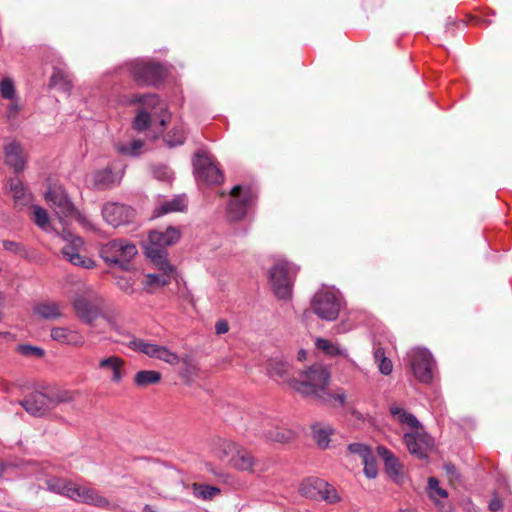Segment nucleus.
<instances>
[{
	"label": "nucleus",
	"instance_id": "1",
	"mask_svg": "<svg viewBox=\"0 0 512 512\" xmlns=\"http://www.w3.org/2000/svg\"><path fill=\"white\" fill-rule=\"evenodd\" d=\"M330 380L329 371L321 365H313L307 371H304L299 379L291 382L295 390L305 396L315 398L323 403L337 401L343 405L346 401V394L342 390L331 393L328 390Z\"/></svg>",
	"mask_w": 512,
	"mask_h": 512
},
{
	"label": "nucleus",
	"instance_id": "2",
	"mask_svg": "<svg viewBox=\"0 0 512 512\" xmlns=\"http://www.w3.org/2000/svg\"><path fill=\"white\" fill-rule=\"evenodd\" d=\"M104 304V299L92 289L76 294L72 300L75 315L84 324L94 327L98 318H104L111 328H115V322L104 312Z\"/></svg>",
	"mask_w": 512,
	"mask_h": 512
},
{
	"label": "nucleus",
	"instance_id": "3",
	"mask_svg": "<svg viewBox=\"0 0 512 512\" xmlns=\"http://www.w3.org/2000/svg\"><path fill=\"white\" fill-rule=\"evenodd\" d=\"M180 237L181 232L175 227H168L164 231L154 230L149 233L145 253L158 269L170 270L165 249L177 243Z\"/></svg>",
	"mask_w": 512,
	"mask_h": 512
},
{
	"label": "nucleus",
	"instance_id": "4",
	"mask_svg": "<svg viewBox=\"0 0 512 512\" xmlns=\"http://www.w3.org/2000/svg\"><path fill=\"white\" fill-rule=\"evenodd\" d=\"M342 307V296L334 287L323 286L313 296L311 308L321 319L335 320Z\"/></svg>",
	"mask_w": 512,
	"mask_h": 512
},
{
	"label": "nucleus",
	"instance_id": "5",
	"mask_svg": "<svg viewBox=\"0 0 512 512\" xmlns=\"http://www.w3.org/2000/svg\"><path fill=\"white\" fill-rule=\"evenodd\" d=\"M299 267L287 260L279 259L269 270V280L278 298H288L291 295L294 279Z\"/></svg>",
	"mask_w": 512,
	"mask_h": 512
},
{
	"label": "nucleus",
	"instance_id": "6",
	"mask_svg": "<svg viewBox=\"0 0 512 512\" xmlns=\"http://www.w3.org/2000/svg\"><path fill=\"white\" fill-rule=\"evenodd\" d=\"M121 343L133 351L140 352L150 358L163 361L170 366L180 364V356L166 346L148 342L144 339L136 338L135 336H128L127 340H124Z\"/></svg>",
	"mask_w": 512,
	"mask_h": 512
},
{
	"label": "nucleus",
	"instance_id": "7",
	"mask_svg": "<svg viewBox=\"0 0 512 512\" xmlns=\"http://www.w3.org/2000/svg\"><path fill=\"white\" fill-rule=\"evenodd\" d=\"M299 493L305 498L322 500L327 504H335L341 500L337 489L320 478H307L299 486Z\"/></svg>",
	"mask_w": 512,
	"mask_h": 512
},
{
	"label": "nucleus",
	"instance_id": "8",
	"mask_svg": "<svg viewBox=\"0 0 512 512\" xmlns=\"http://www.w3.org/2000/svg\"><path fill=\"white\" fill-rule=\"evenodd\" d=\"M100 253L106 263L126 268L127 264L137 255V248L129 241L119 239L104 245Z\"/></svg>",
	"mask_w": 512,
	"mask_h": 512
},
{
	"label": "nucleus",
	"instance_id": "9",
	"mask_svg": "<svg viewBox=\"0 0 512 512\" xmlns=\"http://www.w3.org/2000/svg\"><path fill=\"white\" fill-rule=\"evenodd\" d=\"M58 235L65 242V245L61 250L64 259L75 266H79L85 269H91L95 266V262L91 258L82 255L84 243L79 236H76L66 230H64L62 233H58Z\"/></svg>",
	"mask_w": 512,
	"mask_h": 512
},
{
	"label": "nucleus",
	"instance_id": "10",
	"mask_svg": "<svg viewBox=\"0 0 512 512\" xmlns=\"http://www.w3.org/2000/svg\"><path fill=\"white\" fill-rule=\"evenodd\" d=\"M131 103H143L152 109L151 112H147L145 109H140L137 112L133 122V127L137 131H144L149 126L155 125V119L158 117V113L166 109L165 105L160 104L158 97L153 94L135 97L131 100Z\"/></svg>",
	"mask_w": 512,
	"mask_h": 512
},
{
	"label": "nucleus",
	"instance_id": "11",
	"mask_svg": "<svg viewBox=\"0 0 512 512\" xmlns=\"http://www.w3.org/2000/svg\"><path fill=\"white\" fill-rule=\"evenodd\" d=\"M128 69L139 86L154 85L164 75V70L160 65L138 59L129 62Z\"/></svg>",
	"mask_w": 512,
	"mask_h": 512
},
{
	"label": "nucleus",
	"instance_id": "12",
	"mask_svg": "<svg viewBox=\"0 0 512 512\" xmlns=\"http://www.w3.org/2000/svg\"><path fill=\"white\" fill-rule=\"evenodd\" d=\"M410 367L414 376L423 383H430L433 379L434 360L426 349L415 348L408 353Z\"/></svg>",
	"mask_w": 512,
	"mask_h": 512
},
{
	"label": "nucleus",
	"instance_id": "13",
	"mask_svg": "<svg viewBox=\"0 0 512 512\" xmlns=\"http://www.w3.org/2000/svg\"><path fill=\"white\" fill-rule=\"evenodd\" d=\"M194 170L200 179L210 184H219L223 180V175L216 165L212 156L204 151H199L193 161Z\"/></svg>",
	"mask_w": 512,
	"mask_h": 512
},
{
	"label": "nucleus",
	"instance_id": "14",
	"mask_svg": "<svg viewBox=\"0 0 512 512\" xmlns=\"http://www.w3.org/2000/svg\"><path fill=\"white\" fill-rule=\"evenodd\" d=\"M46 201L53 207L61 221L74 214V207L61 186H50L45 194Z\"/></svg>",
	"mask_w": 512,
	"mask_h": 512
},
{
	"label": "nucleus",
	"instance_id": "15",
	"mask_svg": "<svg viewBox=\"0 0 512 512\" xmlns=\"http://www.w3.org/2000/svg\"><path fill=\"white\" fill-rule=\"evenodd\" d=\"M233 199L228 204V215L231 220L237 221L245 217L248 206L253 202L254 196L248 189L242 194V187L236 185L231 190Z\"/></svg>",
	"mask_w": 512,
	"mask_h": 512
},
{
	"label": "nucleus",
	"instance_id": "16",
	"mask_svg": "<svg viewBox=\"0 0 512 512\" xmlns=\"http://www.w3.org/2000/svg\"><path fill=\"white\" fill-rule=\"evenodd\" d=\"M70 499L75 502L93 505L102 509L111 510L114 508V505L105 496L101 495L98 490L78 485L77 483L74 492L70 495Z\"/></svg>",
	"mask_w": 512,
	"mask_h": 512
},
{
	"label": "nucleus",
	"instance_id": "17",
	"mask_svg": "<svg viewBox=\"0 0 512 512\" xmlns=\"http://www.w3.org/2000/svg\"><path fill=\"white\" fill-rule=\"evenodd\" d=\"M404 442L411 454L423 459L427 457V453L432 446V440L427 433L423 431V427L414 429L413 432L404 434Z\"/></svg>",
	"mask_w": 512,
	"mask_h": 512
},
{
	"label": "nucleus",
	"instance_id": "18",
	"mask_svg": "<svg viewBox=\"0 0 512 512\" xmlns=\"http://www.w3.org/2000/svg\"><path fill=\"white\" fill-rule=\"evenodd\" d=\"M105 221L113 227L130 222L135 216L133 208L119 203H107L102 209Z\"/></svg>",
	"mask_w": 512,
	"mask_h": 512
},
{
	"label": "nucleus",
	"instance_id": "19",
	"mask_svg": "<svg viewBox=\"0 0 512 512\" xmlns=\"http://www.w3.org/2000/svg\"><path fill=\"white\" fill-rule=\"evenodd\" d=\"M4 162L15 173L25 170L27 164V154L20 142L10 141L3 147Z\"/></svg>",
	"mask_w": 512,
	"mask_h": 512
},
{
	"label": "nucleus",
	"instance_id": "20",
	"mask_svg": "<svg viewBox=\"0 0 512 512\" xmlns=\"http://www.w3.org/2000/svg\"><path fill=\"white\" fill-rule=\"evenodd\" d=\"M22 407L33 416H43L52 409L49 394L35 391L20 402Z\"/></svg>",
	"mask_w": 512,
	"mask_h": 512
},
{
	"label": "nucleus",
	"instance_id": "21",
	"mask_svg": "<svg viewBox=\"0 0 512 512\" xmlns=\"http://www.w3.org/2000/svg\"><path fill=\"white\" fill-rule=\"evenodd\" d=\"M50 337L52 340L73 347H82L85 344V338L78 330L70 329L69 327L57 326L52 327L50 330Z\"/></svg>",
	"mask_w": 512,
	"mask_h": 512
},
{
	"label": "nucleus",
	"instance_id": "22",
	"mask_svg": "<svg viewBox=\"0 0 512 512\" xmlns=\"http://www.w3.org/2000/svg\"><path fill=\"white\" fill-rule=\"evenodd\" d=\"M257 460L253 454L239 445L228 461V466L240 472L254 473Z\"/></svg>",
	"mask_w": 512,
	"mask_h": 512
},
{
	"label": "nucleus",
	"instance_id": "23",
	"mask_svg": "<svg viewBox=\"0 0 512 512\" xmlns=\"http://www.w3.org/2000/svg\"><path fill=\"white\" fill-rule=\"evenodd\" d=\"M98 367L101 371L110 374L113 383H120L123 379L125 362L122 358L112 355L99 360Z\"/></svg>",
	"mask_w": 512,
	"mask_h": 512
},
{
	"label": "nucleus",
	"instance_id": "24",
	"mask_svg": "<svg viewBox=\"0 0 512 512\" xmlns=\"http://www.w3.org/2000/svg\"><path fill=\"white\" fill-rule=\"evenodd\" d=\"M267 440L276 443H287L294 438V432L282 427H273L270 421H264L259 431Z\"/></svg>",
	"mask_w": 512,
	"mask_h": 512
},
{
	"label": "nucleus",
	"instance_id": "25",
	"mask_svg": "<svg viewBox=\"0 0 512 512\" xmlns=\"http://www.w3.org/2000/svg\"><path fill=\"white\" fill-rule=\"evenodd\" d=\"M123 171L113 173L110 168L96 171L91 178L92 185L97 189H108L120 183Z\"/></svg>",
	"mask_w": 512,
	"mask_h": 512
},
{
	"label": "nucleus",
	"instance_id": "26",
	"mask_svg": "<svg viewBox=\"0 0 512 512\" xmlns=\"http://www.w3.org/2000/svg\"><path fill=\"white\" fill-rule=\"evenodd\" d=\"M187 207V200L184 195H178L172 199H164L159 202L158 206L154 210V217H160L167 213L182 212Z\"/></svg>",
	"mask_w": 512,
	"mask_h": 512
},
{
	"label": "nucleus",
	"instance_id": "27",
	"mask_svg": "<svg viewBox=\"0 0 512 512\" xmlns=\"http://www.w3.org/2000/svg\"><path fill=\"white\" fill-rule=\"evenodd\" d=\"M33 311L46 320H56L64 316V305L58 302H41L34 306Z\"/></svg>",
	"mask_w": 512,
	"mask_h": 512
},
{
	"label": "nucleus",
	"instance_id": "28",
	"mask_svg": "<svg viewBox=\"0 0 512 512\" xmlns=\"http://www.w3.org/2000/svg\"><path fill=\"white\" fill-rule=\"evenodd\" d=\"M47 490L70 499V495L74 492L76 483L71 480L56 476H49L45 479Z\"/></svg>",
	"mask_w": 512,
	"mask_h": 512
},
{
	"label": "nucleus",
	"instance_id": "29",
	"mask_svg": "<svg viewBox=\"0 0 512 512\" xmlns=\"http://www.w3.org/2000/svg\"><path fill=\"white\" fill-rule=\"evenodd\" d=\"M8 191L16 207L22 208L31 201V195L26 192L19 178H10L8 180Z\"/></svg>",
	"mask_w": 512,
	"mask_h": 512
},
{
	"label": "nucleus",
	"instance_id": "30",
	"mask_svg": "<svg viewBox=\"0 0 512 512\" xmlns=\"http://www.w3.org/2000/svg\"><path fill=\"white\" fill-rule=\"evenodd\" d=\"M49 86L56 87L65 93H70L73 87V80L65 69L54 67Z\"/></svg>",
	"mask_w": 512,
	"mask_h": 512
},
{
	"label": "nucleus",
	"instance_id": "31",
	"mask_svg": "<svg viewBox=\"0 0 512 512\" xmlns=\"http://www.w3.org/2000/svg\"><path fill=\"white\" fill-rule=\"evenodd\" d=\"M378 454L384 460L386 471L390 477L398 480L402 475V466L399 460L385 447H378Z\"/></svg>",
	"mask_w": 512,
	"mask_h": 512
},
{
	"label": "nucleus",
	"instance_id": "32",
	"mask_svg": "<svg viewBox=\"0 0 512 512\" xmlns=\"http://www.w3.org/2000/svg\"><path fill=\"white\" fill-rule=\"evenodd\" d=\"M161 274H147L146 280L144 282V289L152 293L154 288L164 287L170 283V275L173 272L174 268L170 264V270L165 271L164 269H159Z\"/></svg>",
	"mask_w": 512,
	"mask_h": 512
},
{
	"label": "nucleus",
	"instance_id": "33",
	"mask_svg": "<svg viewBox=\"0 0 512 512\" xmlns=\"http://www.w3.org/2000/svg\"><path fill=\"white\" fill-rule=\"evenodd\" d=\"M239 444L228 439H217L214 442L213 454L220 461L228 463L230 457L233 456Z\"/></svg>",
	"mask_w": 512,
	"mask_h": 512
},
{
	"label": "nucleus",
	"instance_id": "34",
	"mask_svg": "<svg viewBox=\"0 0 512 512\" xmlns=\"http://www.w3.org/2000/svg\"><path fill=\"white\" fill-rule=\"evenodd\" d=\"M390 413H391L393 419H395L399 423L406 424L413 430L417 429V428H421V426H422L421 423L417 420V418L413 414L407 412L406 410H404L403 408H401L397 405H392L390 407Z\"/></svg>",
	"mask_w": 512,
	"mask_h": 512
},
{
	"label": "nucleus",
	"instance_id": "35",
	"mask_svg": "<svg viewBox=\"0 0 512 512\" xmlns=\"http://www.w3.org/2000/svg\"><path fill=\"white\" fill-rule=\"evenodd\" d=\"M52 409L62 403L74 402L79 396L78 390L57 389L49 393Z\"/></svg>",
	"mask_w": 512,
	"mask_h": 512
},
{
	"label": "nucleus",
	"instance_id": "36",
	"mask_svg": "<svg viewBox=\"0 0 512 512\" xmlns=\"http://www.w3.org/2000/svg\"><path fill=\"white\" fill-rule=\"evenodd\" d=\"M315 345L319 350L323 351L326 355H329L332 357H334V356L347 357L348 356L346 349L340 347L338 345V343L330 341L328 339L317 338L315 341Z\"/></svg>",
	"mask_w": 512,
	"mask_h": 512
},
{
	"label": "nucleus",
	"instance_id": "37",
	"mask_svg": "<svg viewBox=\"0 0 512 512\" xmlns=\"http://www.w3.org/2000/svg\"><path fill=\"white\" fill-rule=\"evenodd\" d=\"M191 488L194 497L205 501L212 500L221 493L218 487L211 485L193 483Z\"/></svg>",
	"mask_w": 512,
	"mask_h": 512
},
{
	"label": "nucleus",
	"instance_id": "38",
	"mask_svg": "<svg viewBox=\"0 0 512 512\" xmlns=\"http://www.w3.org/2000/svg\"><path fill=\"white\" fill-rule=\"evenodd\" d=\"M161 380V373L155 370H141L134 376V383L139 387L157 384Z\"/></svg>",
	"mask_w": 512,
	"mask_h": 512
},
{
	"label": "nucleus",
	"instance_id": "39",
	"mask_svg": "<svg viewBox=\"0 0 512 512\" xmlns=\"http://www.w3.org/2000/svg\"><path fill=\"white\" fill-rule=\"evenodd\" d=\"M313 438L320 448L328 447L330 436L334 430L330 426H324L322 424H316L312 426Z\"/></svg>",
	"mask_w": 512,
	"mask_h": 512
},
{
	"label": "nucleus",
	"instance_id": "40",
	"mask_svg": "<svg viewBox=\"0 0 512 512\" xmlns=\"http://www.w3.org/2000/svg\"><path fill=\"white\" fill-rule=\"evenodd\" d=\"M180 363L182 364L181 376L186 382H191L197 376L198 366L195 361L188 355L180 357Z\"/></svg>",
	"mask_w": 512,
	"mask_h": 512
},
{
	"label": "nucleus",
	"instance_id": "41",
	"mask_svg": "<svg viewBox=\"0 0 512 512\" xmlns=\"http://www.w3.org/2000/svg\"><path fill=\"white\" fill-rule=\"evenodd\" d=\"M374 360L378 366L379 371L383 375L391 374V372L393 370V365H392L391 360L385 356V352H384L383 348H381V347L375 348Z\"/></svg>",
	"mask_w": 512,
	"mask_h": 512
},
{
	"label": "nucleus",
	"instance_id": "42",
	"mask_svg": "<svg viewBox=\"0 0 512 512\" xmlns=\"http://www.w3.org/2000/svg\"><path fill=\"white\" fill-rule=\"evenodd\" d=\"M289 364L281 360H272L269 363V373L272 377L286 379L289 372Z\"/></svg>",
	"mask_w": 512,
	"mask_h": 512
},
{
	"label": "nucleus",
	"instance_id": "43",
	"mask_svg": "<svg viewBox=\"0 0 512 512\" xmlns=\"http://www.w3.org/2000/svg\"><path fill=\"white\" fill-rule=\"evenodd\" d=\"M34 222L44 231H50L52 228L49 223V216L45 209L39 206H33Z\"/></svg>",
	"mask_w": 512,
	"mask_h": 512
},
{
	"label": "nucleus",
	"instance_id": "44",
	"mask_svg": "<svg viewBox=\"0 0 512 512\" xmlns=\"http://www.w3.org/2000/svg\"><path fill=\"white\" fill-rule=\"evenodd\" d=\"M142 146L143 142L141 140H134L130 145L117 144L116 150L124 155L135 156L140 153Z\"/></svg>",
	"mask_w": 512,
	"mask_h": 512
},
{
	"label": "nucleus",
	"instance_id": "45",
	"mask_svg": "<svg viewBox=\"0 0 512 512\" xmlns=\"http://www.w3.org/2000/svg\"><path fill=\"white\" fill-rule=\"evenodd\" d=\"M428 489L430 497L435 501H437L438 498L448 497L447 491L439 486V481L434 477L429 478Z\"/></svg>",
	"mask_w": 512,
	"mask_h": 512
},
{
	"label": "nucleus",
	"instance_id": "46",
	"mask_svg": "<svg viewBox=\"0 0 512 512\" xmlns=\"http://www.w3.org/2000/svg\"><path fill=\"white\" fill-rule=\"evenodd\" d=\"M184 140H185V133L182 128L173 129L165 137V141H166L167 145L170 147H175L177 145H181L184 143Z\"/></svg>",
	"mask_w": 512,
	"mask_h": 512
},
{
	"label": "nucleus",
	"instance_id": "47",
	"mask_svg": "<svg viewBox=\"0 0 512 512\" xmlns=\"http://www.w3.org/2000/svg\"><path fill=\"white\" fill-rule=\"evenodd\" d=\"M1 96L5 99L13 100L15 96L14 83L10 78H5L0 83Z\"/></svg>",
	"mask_w": 512,
	"mask_h": 512
},
{
	"label": "nucleus",
	"instance_id": "48",
	"mask_svg": "<svg viewBox=\"0 0 512 512\" xmlns=\"http://www.w3.org/2000/svg\"><path fill=\"white\" fill-rule=\"evenodd\" d=\"M348 451L351 454L358 455L360 460L366 459L372 452L370 448L361 443H353L348 446Z\"/></svg>",
	"mask_w": 512,
	"mask_h": 512
},
{
	"label": "nucleus",
	"instance_id": "49",
	"mask_svg": "<svg viewBox=\"0 0 512 512\" xmlns=\"http://www.w3.org/2000/svg\"><path fill=\"white\" fill-rule=\"evenodd\" d=\"M18 352L24 356H32L41 358L44 356L45 352L42 348L31 345H20L18 346Z\"/></svg>",
	"mask_w": 512,
	"mask_h": 512
},
{
	"label": "nucleus",
	"instance_id": "50",
	"mask_svg": "<svg viewBox=\"0 0 512 512\" xmlns=\"http://www.w3.org/2000/svg\"><path fill=\"white\" fill-rule=\"evenodd\" d=\"M361 463L364 465V473L368 478H374L377 475V468L372 453L363 459Z\"/></svg>",
	"mask_w": 512,
	"mask_h": 512
},
{
	"label": "nucleus",
	"instance_id": "51",
	"mask_svg": "<svg viewBox=\"0 0 512 512\" xmlns=\"http://www.w3.org/2000/svg\"><path fill=\"white\" fill-rule=\"evenodd\" d=\"M117 285L122 291H124L127 294H132L134 291L133 283L129 279L119 277L117 279Z\"/></svg>",
	"mask_w": 512,
	"mask_h": 512
},
{
	"label": "nucleus",
	"instance_id": "52",
	"mask_svg": "<svg viewBox=\"0 0 512 512\" xmlns=\"http://www.w3.org/2000/svg\"><path fill=\"white\" fill-rule=\"evenodd\" d=\"M2 245L6 251H10L13 253H19L21 251L20 244L14 241L4 240L2 242Z\"/></svg>",
	"mask_w": 512,
	"mask_h": 512
},
{
	"label": "nucleus",
	"instance_id": "53",
	"mask_svg": "<svg viewBox=\"0 0 512 512\" xmlns=\"http://www.w3.org/2000/svg\"><path fill=\"white\" fill-rule=\"evenodd\" d=\"M216 334L221 335L229 331L228 322L224 319L218 320L215 324Z\"/></svg>",
	"mask_w": 512,
	"mask_h": 512
},
{
	"label": "nucleus",
	"instance_id": "54",
	"mask_svg": "<svg viewBox=\"0 0 512 512\" xmlns=\"http://www.w3.org/2000/svg\"><path fill=\"white\" fill-rule=\"evenodd\" d=\"M20 110V107L17 102L10 103L8 110H7V116L8 118H14Z\"/></svg>",
	"mask_w": 512,
	"mask_h": 512
},
{
	"label": "nucleus",
	"instance_id": "55",
	"mask_svg": "<svg viewBox=\"0 0 512 512\" xmlns=\"http://www.w3.org/2000/svg\"><path fill=\"white\" fill-rule=\"evenodd\" d=\"M489 509L492 512H497L502 509V502L498 497H494L493 499H491V501L489 502Z\"/></svg>",
	"mask_w": 512,
	"mask_h": 512
},
{
	"label": "nucleus",
	"instance_id": "56",
	"mask_svg": "<svg viewBox=\"0 0 512 512\" xmlns=\"http://www.w3.org/2000/svg\"><path fill=\"white\" fill-rule=\"evenodd\" d=\"M445 469H446L447 474H448V475H450V476H451V478H452L454 475H456V470H455L454 466H452V465H446V466H445Z\"/></svg>",
	"mask_w": 512,
	"mask_h": 512
},
{
	"label": "nucleus",
	"instance_id": "57",
	"mask_svg": "<svg viewBox=\"0 0 512 512\" xmlns=\"http://www.w3.org/2000/svg\"><path fill=\"white\" fill-rule=\"evenodd\" d=\"M166 118L164 116H162L159 120V127L157 128L159 131H162L163 127L165 126L166 124Z\"/></svg>",
	"mask_w": 512,
	"mask_h": 512
},
{
	"label": "nucleus",
	"instance_id": "58",
	"mask_svg": "<svg viewBox=\"0 0 512 512\" xmlns=\"http://www.w3.org/2000/svg\"><path fill=\"white\" fill-rule=\"evenodd\" d=\"M305 357H306V352L305 351H300L299 354H298L299 360H303V359H305Z\"/></svg>",
	"mask_w": 512,
	"mask_h": 512
},
{
	"label": "nucleus",
	"instance_id": "59",
	"mask_svg": "<svg viewBox=\"0 0 512 512\" xmlns=\"http://www.w3.org/2000/svg\"><path fill=\"white\" fill-rule=\"evenodd\" d=\"M400 512H417L415 510H401Z\"/></svg>",
	"mask_w": 512,
	"mask_h": 512
}]
</instances>
